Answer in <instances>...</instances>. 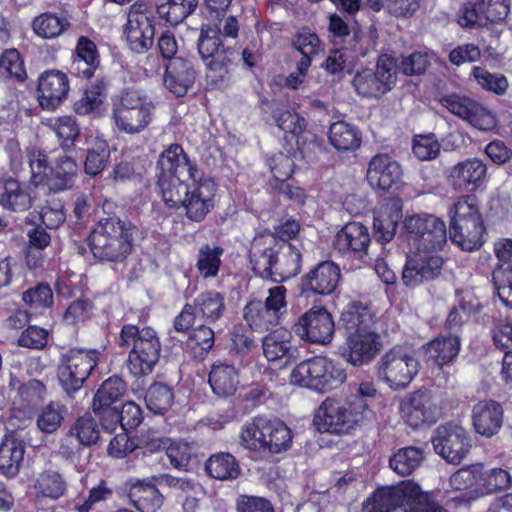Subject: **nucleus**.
<instances>
[{"label":"nucleus","mask_w":512,"mask_h":512,"mask_svg":"<svg viewBox=\"0 0 512 512\" xmlns=\"http://www.w3.org/2000/svg\"><path fill=\"white\" fill-rule=\"evenodd\" d=\"M238 31V21L234 16L225 18L222 28L217 24L201 27L197 49L206 66L207 78L215 88H225L229 84L235 50L228 39H236Z\"/></svg>","instance_id":"obj_1"},{"label":"nucleus","mask_w":512,"mask_h":512,"mask_svg":"<svg viewBox=\"0 0 512 512\" xmlns=\"http://www.w3.org/2000/svg\"><path fill=\"white\" fill-rule=\"evenodd\" d=\"M249 259L255 275L280 283L296 276L301 270L300 250L272 234L256 236L249 249Z\"/></svg>","instance_id":"obj_2"},{"label":"nucleus","mask_w":512,"mask_h":512,"mask_svg":"<svg viewBox=\"0 0 512 512\" xmlns=\"http://www.w3.org/2000/svg\"><path fill=\"white\" fill-rule=\"evenodd\" d=\"M346 337L340 347L341 357L354 367L371 363L381 351V336L374 330L375 317L367 307L354 303L342 312Z\"/></svg>","instance_id":"obj_3"},{"label":"nucleus","mask_w":512,"mask_h":512,"mask_svg":"<svg viewBox=\"0 0 512 512\" xmlns=\"http://www.w3.org/2000/svg\"><path fill=\"white\" fill-rule=\"evenodd\" d=\"M110 208L111 204L103 206L104 216L92 229L89 246L100 261L123 262L132 252L138 228L127 217L107 212Z\"/></svg>","instance_id":"obj_4"},{"label":"nucleus","mask_w":512,"mask_h":512,"mask_svg":"<svg viewBox=\"0 0 512 512\" xmlns=\"http://www.w3.org/2000/svg\"><path fill=\"white\" fill-rule=\"evenodd\" d=\"M116 344L120 348H130L127 368L134 377L149 375L158 363L161 342L152 327L125 324L122 326Z\"/></svg>","instance_id":"obj_5"},{"label":"nucleus","mask_w":512,"mask_h":512,"mask_svg":"<svg viewBox=\"0 0 512 512\" xmlns=\"http://www.w3.org/2000/svg\"><path fill=\"white\" fill-rule=\"evenodd\" d=\"M366 400L351 397L345 402L327 398L316 411L313 424L321 433L347 434L363 419Z\"/></svg>","instance_id":"obj_6"},{"label":"nucleus","mask_w":512,"mask_h":512,"mask_svg":"<svg viewBox=\"0 0 512 512\" xmlns=\"http://www.w3.org/2000/svg\"><path fill=\"white\" fill-rule=\"evenodd\" d=\"M292 441L290 429L280 420L255 418L246 423L240 433V443L249 450H263L272 454L286 451Z\"/></svg>","instance_id":"obj_7"},{"label":"nucleus","mask_w":512,"mask_h":512,"mask_svg":"<svg viewBox=\"0 0 512 512\" xmlns=\"http://www.w3.org/2000/svg\"><path fill=\"white\" fill-rule=\"evenodd\" d=\"M291 383L320 393H325L341 386L346 373L331 359L315 356L300 362L291 372Z\"/></svg>","instance_id":"obj_8"},{"label":"nucleus","mask_w":512,"mask_h":512,"mask_svg":"<svg viewBox=\"0 0 512 512\" xmlns=\"http://www.w3.org/2000/svg\"><path fill=\"white\" fill-rule=\"evenodd\" d=\"M154 106L147 95L137 89H126L113 103L116 127L127 134L143 131L152 121Z\"/></svg>","instance_id":"obj_9"},{"label":"nucleus","mask_w":512,"mask_h":512,"mask_svg":"<svg viewBox=\"0 0 512 512\" xmlns=\"http://www.w3.org/2000/svg\"><path fill=\"white\" fill-rule=\"evenodd\" d=\"M376 376L391 390L406 389L420 370L418 359L401 346L386 351L377 362Z\"/></svg>","instance_id":"obj_10"},{"label":"nucleus","mask_w":512,"mask_h":512,"mask_svg":"<svg viewBox=\"0 0 512 512\" xmlns=\"http://www.w3.org/2000/svg\"><path fill=\"white\" fill-rule=\"evenodd\" d=\"M450 223V239L462 249L473 251L483 244L485 231L483 220L477 207L466 197L454 204Z\"/></svg>","instance_id":"obj_11"},{"label":"nucleus","mask_w":512,"mask_h":512,"mask_svg":"<svg viewBox=\"0 0 512 512\" xmlns=\"http://www.w3.org/2000/svg\"><path fill=\"white\" fill-rule=\"evenodd\" d=\"M99 359L100 352L95 349L73 348L61 355L57 376L62 389L68 396L83 387Z\"/></svg>","instance_id":"obj_12"},{"label":"nucleus","mask_w":512,"mask_h":512,"mask_svg":"<svg viewBox=\"0 0 512 512\" xmlns=\"http://www.w3.org/2000/svg\"><path fill=\"white\" fill-rule=\"evenodd\" d=\"M286 288L282 285L269 289L264 302L252 300L244 307V319L257 332L268 331L280 324L287 312Z\"/></svg>","instance_id":"obj_13"},{"label":"nucleus","mask_w":512,"mask_h":512,"mask_svg":"<svg viewBox=\"0 0 512 512\" xmlns=\"http://www.w3.org/2000/svg\"><path fill=\"white\" fill-rule=\"evenodd\" d=\"M403 227L409 238L416 242L417 250H441L447 242L445 223L432 214L408 216L403 221Z\"/></svg>","instance_id":"obj_14"},{"label":"nucleus","mask_w":512,"mask_h":512,"mask_svg":"<svg viewBox=\"0 0 512 512\" xmlns=\"http://www.w3.org/2000/svg\"><path fill=\"white\" fill-rule=\"evenodd\" d=\"M124 34L130 50L137 54H143L153 46V16L151 7L144 0H137L129 8Z\"/></svg>","instance_id":"obj_15"},{"label":"nucleus","mask_w":512,"mask_h":512,"mask_svg":"<svg viewBox=\"0 0 512 512\" xmlns=\"http://www.w3.org/2000/svg\"><path fill=\"white\" fill-rule=\"evenodd\" d=\"M292 331L301 340L328 345L334 336L335 323L326 308L312 307L298 318L292 326Z\"/></svg>","instance_id":"obj_16"},{"label":"nucleus","mask_w":512,"mask_h":512,"mask_svg":"<svg viewBox=\"0 0 512 512\" xmlns=\"http://www.w3.org/2000/svg\"><path fill=\"white\" fill-rule=\"evenodd\" d=\"M434 450L447 462L459 464L471 447L466 431L459 425H440L432 437Z\"/></svg>","instance_id":"obj_17"},{"label":"nucleus","mask_w":512,"mask_h":512,"mask_svg":"<svg viewBox=\"0 0 512 512\" xmlns=\"http://www.w3.org/2000/svg\"><path fill=\"white\" fill-rule=\"evenodd\" d=\"M216 184L210 177L200 172L198 178H192L190 188L181 207L185 209L187 218L194 222H201L214 207Z\"/></svg>","instance_id":"obj_18"},{"label":"nucleus","mask_w":512,"mask_h":512,"mask_svg":"<svg viewBox=\"0 0 512 512\" xmlns=\"http://www.w3.org/2000/svg\"><path fill=\"white\" fill-rule=\"evenodd\" d=\"M443 258L429 251L417 250L407 257L402 271V280L408 287H416L440 276Z\"/></svg>","instance_id":"obj_19"},{"label":"nucleus","mask_w":512,"mask_h":512,"mask_svg":"<svg viewBox=\"0 0 512 512\" xmlns=\"http://www.w3.org/2000/svg\"><path fill=\"white\" fill-rule=\"evenodd\" d=\"M439 103L454 115L466 120L480 130H488L495 124L493 115L476 101L457 94L442 96Z\"/></svg>","instance_id":"obj_20"},{"label":"nucleus","mask_w":512,"mask_h":512,"mask_svg":"<svg viewBox=\"0 0 512 512\" xmlns=\"http://www.w3.org/2000/svg\"><path fill=\"white\" fill-rule=\"evenodd\" d=\"M400 408L409 425L413 427L434 423L439 416L438 406L427 389L414 391L405 397Z\"/></svg>","instance_id":"obj_21"},{"label":"nucleus","mask_w":512,"mask_h":512,"mask_svg":"<svg viewBox=\"0 0 512 512\" xmlns=\"http://www.w3.org/2000/svg\"><path fill=\"white\" fill-rule=\"evenodd\" d=\"M402 174L401 165L395 159L379 153L370 160L366 179L373 189L390 191L398 187Z\"/></svg>","instance_id":"obj_22"},{"label":"nucleus","mask_w":512,"mask_h":512,"mask_svg":"<svg viewBox=\"0 0 512 512\" xmlns=\"http://www.w3.org/2000/svg\"><path fill=\"white\" fill-rule=\"evenodd\" d=\"M340 268L331 261H322L301 278L300 290L307 297L329 295L340 280Z\"/></svg>","instance_id":"obj_23"},{"label":"nucleus","mask_w":512,"mask_h":512,"mask_svg":"<svg viewBox=\"0 0 512 512\" xmlns=\"http://www.w3.org/2000/svg\"><path fill=\"white\" fill-rule=\"evenodd\" d=\"M67 75L59 70H49L38 79V100L43 109L53 111L67 98L69 92Z\"/></svg>","instance_id":"obj_24"},{"label":"nucleus","mask_w":512,"mask_h":512,"mask_svg":"<svg viewBox=\"0 0 512 512\" xmlns=\"http://www.w3.org/2000/svg\"><path fill=\"white\" fill-rule=\"evenodd\" d=\"M486 164L478 158L467 159L454 165L449 172L450 185L460 192H473L485 181Z\"/></svg>","instance_id":"obj_25"},{"label":"nucleus","mask_w":512,"mask_h":512,"mask_svg":"<svg viewBox=\"0 0 512 512\" xmlns=\"http://www.w3.org/2000/svg\"><path fill=\"white\" fill-rule=\"evenodd\" d=\"M194 62L192 58L176 57L166 66L164 85L177 97L186 95L195 83L197 72Z\"/></svg>","instance_id":"obj_26"},{"label":"nucleus","mask_w":512,"mask_h":512,"mask_svg":"<svg viewBox=\"0 0 512 512\" xmlns=\"http://www.w3.org/2000/svg\"><path fill=\"white\" fill-rule=\"evenodd\" d=\"M126 392V383L119 376L107 378L94 395L92 409L100 421H107V416L114 411Z\"/></svg>","instance_id":"obj_27"},{"label":"nucleus","mask_w":512,"mask_h":512,"mask_svg":"<svg viewBox=\"0 0 512 512\" xmlns=\"http://www.w3.org/2000/svg\"><path fill=\"white\" fill-rule=\"evenodd\" d=\"M472 421L478 434L490 438L502 427L503 408L494 400L479 401L473 406Z\"/></svg>","instance_id":"obj_28"},{"label":"nucleus","mask_w":512,"mask_h":512,"mask_svg":"<svg viewBox=\"0 0 512 512\" xmlns=\"http://www.w3.org/2000/svg\"><path fill=\"white\" fill-rule=\"evenodd\" d=\"M370 243L368 228L359 222L347 223L335 236L334 246L342 253H353L362 258Z\"/></svg>","instance_id":"obj_29"},{"label":"nucleus","mask_w":512,"mask_h":512,"mask_svg":"<svg viewBox=\"0 0 512 512\" xmlns=\"http://www.w3.org/2000/svg\"><path fill=\"white\" fill-rule=\"evenodd\" d=\"M157 166L160 169L159 175L182 174L198 178L202 172L189 160L179 144H171L165 149L159 156Z\"/></svg>","instance_id":"obj_30"},{"label":"nucleus","mask_w":512,"mask_h":512,"mask_svg":"<svg viewBox=\"0 0 512 512\" xmlns=\"http://www.w3.org/2000/svg\"><path fill=\"white\" fill-rule=\"evenodd\" d=\"M407 481L397 486L377 489L364 503V512H391L397 507H403L407 491Z\"/></svg>","instance_id":"obj_31"},{"label":"nucleus","mask_w":512,"mask_h":512,"mask_svg":"<svg viewBox=\"0 0 512 512\" xmlns=\"http://www.w3.org/2000/svg\"><path fill=\"white\" fill-rule=\"evenodd\" d=\"M77 173L78 165L72 157H59L55 166L50 169L44 185L55 193L69 190L74 186Z\"/></svg>","instance_id":"obj_32"},{"label":"nucleus","mask_w":512,"mask_h":512,"mask_svg":"<svg viewBox=\"0 0 512 512\" xmlns=\"http://www.w3.org/2000/svg\"><path fill=\"white\" fill-rule=\"evenodd\" d=\"M192 177L182 174L158 175V187L164 202L171 208L181 207L190 188Z\"/></svg>","instance_id":"obj_33"},{"label":"nucleus","mask_w":512,"mask_h":512,"mask_svg":"<svg viewBox=\"0 0 512 512\" xmlns=\"http://www.w3.org/2000/svg\"><path fill=\"white\" fill-rule=\"evenodd\" d=\"M191 305L197 317L203 319L207 324L219 321L226 311L225 296L217 291L200 293Z\"/></svg>","instance_id":"obj_34"},{"label":"nucleus","mask_w":512,"mask_h":512,"mask_svg":"<svg viewBox=\"0 0 512 512\" xmlns=\"http://www.w3.org/2000/svg\"><path fill=\"white\" fill-rule=\"evenodd\" d=\"M460 347L458 336L437 337L424 347L427 362H433L438 367L451 363L458 356Z\"/></svg>","instance_id":"obj_35"},{"label":"nucleus","mask_w":512,"mask_h":512,"mask_svg":"<svg viewBox=\"0 0 512 512\" xmlns=\"http://www.w3.org/2000/svg\"><path fill=\"white\" fill-rule=\"evenodd\" d=\"M25 452L24 442L15 436H6L0 445V472L6 477L18 474Z\"/></svg>","instance_id":"obj_36"},{"label":"nucleus","mask_w":512,"mask_h":512,"mask_svg":"<svg viewBox=\"0 0 512 512\" xmlns=\"http://www.w3.org/2000/svg\"><path fill=\"white\" fill-rule=\"evenodd\" d=\"M0 205L11 211H25L32 205L27 189L14 179L0 181Z\"/></svg>","instance_id":"obj_37"},{"label":"nucleus","mask_w":512,"mask_h":512,"mask_svg":"<svg viewBox=\"0 0 512 512\" xmlns=\"http://www.w3.org/2000/svg\"><path fill=\"white\" fill-rule=\"evenodd\" d=\"M143 420L142 410L139 405L133 401H128L121 405V409L117 407L110 415L107 421H102L101 426L104 430L112 433L120 424L123 431L135 429Z\"/></svg>","instance_id":"obj_38"},{"label":"nucleus","mask_w":512,"mask_h":512,"mask_svg":"<svg viewBox=\"0 0 512 512\" xmlns=\"http://www.w3.org/2000/svg\"><path fill=\"white\" fill-rule=\"evenodd\" d=\"M205 471L209 477L220 481L235 480L241 474L239 462L228 452L212 454L205 461Z\"/></svg>","instance_id":"obj_39"},{"label":"nucleus","mask_w":512,"mask_h":512,"mask_svg":"<svg viewBox=\"0 0 512 512\" xmlns=\"http://www.w3.org/2000/svg\"><path fill=\"white\" fill-rule=\"evenodd\" d=\"M209 384L218 396L233 395L239 384L238 372L233 365L217 362L209 373Z\"/></svg>","instance_id":"obj_40"},{"label":"nucleus","mask_w":512,"mask_h":512,"mask_svg":"<svg viewBox=\"0 0 512 512\" xmlns=\"http://www.w3.org/2000/svg\"><path fill=\"white\" fill-rule=\"evenodd\" d=\"M264 356L268 361H276L282 358L292 359L297 353L290 341V334L287 331L274 330L267 334L262 340Z\"/></svg>","instance_id":"obj_41"},{"label":"nucleus","mask_w":512,"mask_h":512,"mask_svg":"<svg viewBox=\"0 0 512 512\" xmlns=\"http://www.w3.org/2000/svg\"><path fill=\"white\" fill-rule=\"evenodd\" d=\"M108 80L97 77L81 97L73 103L74 111L79 115H88L97 111L107 96Z\"/></svg>","instance_id":"obj_42"},{"label":"nucleus","mask_w":512,"mask_h":512,"mask_svg":"<svg viewBox=\"0 0 512 512\" xmlns=\"http://www.w3.org/2000/svg\"><path fill=\"white\" fill-rule=\"evenodd\" d=\"M328 138L330 144L339 151H353L361 144V134L357 127L345 121L332 123Z\"/></svg>","instance_id":"obj_43"},{"label":"nucleus","mask_w":512,"mask_h":512,"mask_svg":"<svg viewBox=\"0 0 512 512\" xmlns=\"http://www.w3.org/2000/svg\"><path fill=\"white\" fill-rule=\"evenodd\" d=\"M407 491L404 497V512H447L435 502L431 495L422 491L421 487L412 481H407Z\"/></svg>","instance_id":"obj_44"},{"label":"nucleus","mask_w":512,"mask_h":512,"mask_svg":"<svg viewBox=\"0 0 512 512\" xmlns=\"http://www.w3.org/2000/svg\"><path fill=\"white\" fill-rule=\"evenodd\" d=\"M129 498L134 506L143 512H153L163 503V497L156 486L142 481H137L131 486Z\"/></svg>","instance_id":"obj_45"},{"label":"nucleus","mask_w":512,"mask_h":512,"mask_svg":"<svg viewBox=\"0 0 512 512\" xmlns=\"http://www.w3.org/2000/svg\"><path fill=\"white\" fill-rule=\"evenodd\" d=\"M81 65H85L83 77L86 79H89L94 75L99 65V57L95 43L83 36L78 39L76 55L71 69L80 70Z\"/></svg>","instance_id":"obj_46"},{"label":"nucleus","mask_w":512,"mask_h":512,"mask_svg":"<svg viewBox=\"0 0 512 512\" xmlns=\"http://www.w3.org/2000/svg\"><path fill=\"white\" fill-rule=\"evenodd\" d=\"M198 5V0H159L157 13L174 26L186 19Z\"/></svg>","instance_id":"obj_47"},{"label":"nucleus","mask_w":512,"mask_h":512,"mask_svg":"<svg viewBox=\"0 0 512 512\" xmlns=\"http://www.w3.org/2000/svg\"><path fill=\"white\" fill-rule=\"evenodd\" d=\"M402 217L401 207L394 203L374 217V234L378 241L389 242L393 239L396 227Z\"/></svg>","instance_id":"obj_48"},{"label":"nucleus","mask_w":512,"mask_h":512,"mask_svg":"<svg viewBox=\"0 0 512 512\" xmlns=\"http://www.w3.org/2000/svg\"><path fill=\"white\" fill-rule=\"evenodd\" d=\"M34 488L38 495L56 500L64 495L67 483L59 472L47 469L37 476Z\"/></svg>","instance_id":"obj_49"},{"label":"nucleus","mask_w":512,"mask_h":512,"mask_svg":"<svg viewBox=\"0 0 512 512\" xmlns=\"http://www.w3.org/2000/svg\"><path fill=\"white\" fill-rule=\"evenodd\" d=\"M424 459L421 448L409 446L401 448L389 461L390 467L401 476L410 475Z\"/></svg>","instance_id":"obj_50"},{"label":"nucleus","mask_w":512,"mask_h":512,"mask_svg":"<svg viewBox=\"0 0 512 512\" xmlns=\"http://www.w3.org/2000/svg\"><path fill=\"white\" fill-rule=\"evenodd\" d=\"M70 26L68 19L53 13H43L34 18V32L45 39H53L61 35Z\"/></svg>","instance_id":"obj_51"},{"label":"nucleus","mask_w":512,"mask_h":512,"mask_svg":"<svg viewBox=\"0 0 512 512\" xmlns=\"http://www.w3.org/2000/svg\"><path fill=\"white\" fill-rule=\"evenodd\" d=\"M67 408L60 402L51 401L38 413L36 425L46 434L55 433L62 425Z\"/></svg>","instance_id":"obj_52"},{"label":"nucleus","mask_w":512,"mask_h":512,"mask_svg":"<svg viewBox=\"0 0 512 512\" xmlns=\"http://www.w3.org/2000/svg\"><path fill=\"white\" fill-rule=\"evenodd\" d=\"M224 250L219 246L205 244L200 247L196 267L204 279L217 276Z\"/></svg>","instance_id":"obj_53"},{"label":"nucleus","mask_w":512,"mask_h":512,"mask_svg":"<svg viewBox=\"0 0 512 512\" xmlns=\"http://www.w3.org/2000/svg\"><path fill=\"white\" fill-rule=\"evenodd\" d=\"M174 394L172 388L164 383L152 384L145 395L147 408L154 414H164L172 406Z\"/></svg>","instance_id":"obj_54"},{"label":"nucleus","mask_w":512,"mask_h":512,"mask_svg":"<svg viewBox=\"0 0 512 512\" xmlns=\"http://www.w3.org/2000/svg\"><path fill=\"white\" fill-rule=\"evenodd\" d=\"M110 158L109 145L105 140L95 139L91 147L87 150V156L84 163L86 174L96 176L101 173Z\"/></svg>","instance_id":"obj_55"},{"label":"nucleus","mask_w":512,"mask_h":512,"mask_svg":"<svg viewBox=\"0 0 512 512\" xmlns=\"http://www.w3.org/2000/svg\"><path fill=\"white\" fill-rule=\"evenodd\" d=\"M69 432L79 441L83 447L95 445L100 438V430L97 421L91 416L78 418L70 427Z\"/></svg>","instance_id":"obj_56"},{"label":"nucleus","mask_w":512,"mask_h":512,"mask_svg":"<svg viewBox=\"0 0 512 512\" xmlns=\"http://www.w3.org/2000/svg\"><path fill=\"white\" fill-rule=\"evenodd\" d=\"M512 485L510 473L502 468H492L483 472L479 479V486L487 493H497L507 490Z\"/></svg>","instance_id":"obj_57"},{"label":"nucleus","mask_w":512,"mask_h":512,"mask_svg":"<svg viewBox=\"0 0 512 512\" xmlns=\"http://www.w3.org/2000/svg\"><path fill=\"white\" fill-rule=\"evenodd\" d=\"M352 83L356 91L364 97H377L386 93V88L371 69L357 72Z\"/></svg>","instance_id":"obj_58"},{"label":"nucleus","mask_w":512,"mask_h":512,"mask_svg":"<svg viewBox=\"0 0 512 512\" xmlns=\"http://www.w3.org/2000/svg\"><path fill=\"white\" fill-rule=\"evenodd\" d=\"M214 342V330L206 324H201L189 333L185 344L189 349H199V354L203 356L212 349Z\"/></svg>","instance_id":"obj_59"},{"label":"nucleus","mask_w":512,"mask_h":512,"mask_svg":"<svg viewBox=\"0 0 512 512\" xmlns=\"http://www.w3.org/2000/svg\"><path fill=\"white\" fill-rule=\"evenodd\" d=\"M477 83L485 90L494 92L498 95H503L508 88L507 78L500 73H491L488 70L476 66L472 70Z\"/></svg>","instance_id":"obj_60"},{"label":"nucleus","mask_w":512,"mask_h":512,"mask_svg":"<svg viewBox=\"0 0 512 512\" xmlns=\"http://www.w3.org/2000/svg\"><path fill=\"white\" fill-rule=\"evenodd\" d=\"M196 450L195 444L179 441L171 443L166 449V454L175 468L187 470L190 461L196 455Z\"/></svg>","instance_id":"obj_61"},{"label":"nucleus","mask_w":512,"mask_h":512,"mask_svg":"<svg viewBox=\"0 0 512 512\" xmlns=\"http://www.w3.org/2000/svg\"><path fill=\"white\" fill-rule=\"evenodd\" d=\"M40 218L46 228H58L66 220L64 203L58 198L47 200L41 209Z\"/></svg>","instance_id":"obj_62"},{"label":"nucleus","mask_w":512,"mask_h":512,"mask_svg":"<svg viewBox=\"0 0 512 512\" xmlns=\"http://www.w3.org/2000/svg\"><path fill=\"white\" fill-rule=\"evenodd\" d=\"M55 132L62 140V148L69 152L75 146L74 142L80 134L75 118L71 116L61 117L55 123Z\"/></svg>","instance_id":"obj_63"},{"label":"nucleus","mask_w":512,"mask_h":512,"mask_svg":"<svg viewBox=\"0 0 512 512\" xmlns=\"http://www.w3.org/2000/svg\"><path fill=\"white\" fill-rule=\"evenodd\" d=\"M497 294L505 306L512 308V261L494 274Z\"/></svg>","instance_id":"obj_64"}]
</instances>
